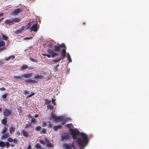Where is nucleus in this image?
I'll return each mask as SVG.
<instances>
[{
	"instance_id": "30",
	"label": "nucleus",
	"mask_w": 149,
	"mask_h": 149,
	"mask_svg": "<svg viewBox=\"0 0 149 149\" xmlns=\"http://www.w3.org/2000/svg\"><path fill=\"white\" fill-rule=\"evenodd\" d=\"M54 106L51 104H48L47 106V109H49L50 110H52L54 109Z\"/></svg>"
},
{
	"instance_id": "12",
	"label": "nucleus",
	"mask_w": 149,
	"mask_h": 149,
	"mask_svg": "<svg viewBox=\"0 0 149 149\" xmlns=\"http://www.w3.org/2000/svg\"><path fill=\"white\" fill-rule=\"evenodd\" d=\"M69 137V134L68 133H65L64 135L61 136V140L63 141L65 139L68 140Z\"/></svg>"
},
{
	"instance_id": "63",
	"label": "nucleus",
	"mask_w": 149,
	"mask_h": 149,
	"mask_svg": "<svg viewBox=\"0 0 149 149\" xmlns=\"http://www.w3.org/2000/svg\"><path fill=\"white\" fill-rule=\"evenodd\" d=\"M62 125H63V124H64V123H62Z\"/></svg>"
},
{
	"instance_id": "1",
	"label": "nucleus",
	"mask_w": 149,
	"mask_h": 149,
	"mask_svg": "<svg viewBox=\"0 0 149 149\" xmlns=\"http://www.w3.org/2000/svg\"><path fill=\"white\" fill-rule=\"evenodd\" d=\"M49 48L47 50V52L49 54H43L42 55L44 56H47L49 58L51 57L52 58L58 56L61 48L63 49L61 51V59H63L66 57V46L64 43H63L61 45H48Z\"/></svg>"
},
{
	"instance_id": "50",
	"label": "nucleus",
	"mask_w": 149,
	"mask_h": 149,
	"mask_svg": "<svg viewBox=\"0 0 149 149\" xmlns=\"http://www.w3.org/2000/svg\"><path fill=\"white\" fill-rule=\"evenodd\" d=\"M0 90L2 91H4L6 90V88L4 87L0 88Z\"/></svg>"
},
{
	"instance_id": "62",
	"label": "nucleus",
	"mask_w": 149,
	"mask_h": 149,
	"mask_svg": "<svg viewBox=\"0 0 149 149\" xmlns=\"http://www.w3.org/2000/svg\"><path fill=\"white\" fill-rule=\"evenodd\" d=\"M83 24H85V22H84L83 23Z\"/></svg>"
},
{
	"instance_id": "23",
	"label": "nucleus",
	"mask_w": 149,
	"mask_h": 149,
	"mask_svg": "<svg viewBox=\"0 0 149 149\" xmlns=\"http://www.w3.org/2000/svg\"><path fill=\"white\" fill-rule=\"evenodd\" d=\"M15 128L14 126H12L10 127L9 129V132L10 134H12V132H15Z\"/></svg>"
},
{
	"instance_id": "44",
	"label": "nucleus",
	"mask_w": 149,
	"mask_h": 149,
	"mask_svg": "<svg viewBox=\"0 0 149 149\" xmlns=\"http://www.w3.org/2000/svg\"><path fill=\"white\" fill-rule=\"evenodd\" d=\"M34 94H35V93L34 92H33V93H32L31 94H30L29 95H28L27 97V98L31 97L32 96L34 95Z\"/></svg>"
},
{
	"instance_id": "41",
	"label": "nucleus",
	"mask_w": 149,
	"mask_h": 149,
	"mask_svg": "<svg viewBox=\"0 0 149 149\" xmlns=\"http://www.w3.org/2000/svg\"><path fill=\"white\" fill-rule=\"evenodd\" d=\"M48 123H49V124H48V127H49V128H51L52 127H53L52 126V123H51L49 121L48 122Z\"/></svg>"
},
{
	"instance_id": "59",
	"label": "nucleus",
	"mask_w": 149,
	"mask_h": 149,
	"mask_svg": "<svg viewBox=\"0 0 149 149\" xmlns=\"http://www.w3.org/2000/svg\"><path fill=\"white\" fill-rule=\"evenodd\" d=\"M2 111V109L1 108H0V112H1Z\"/></svg>"
},
{
	"instance_id": "57",
	"label": "nucleus",
	"mask_w": 149,
	"mask_h": 149,
	"mask_svg": "<svg viewBox=\"0 0 149 149\" xmlns=\"http://www.w3.org/2000/svg\"><path fill=\"white\" fill-rule=\"evenodd\" d=\"M11 146L12 147H14V146H15V145L14 144H11Z\"/></svg>"
},
{
	"instance_id": "20",
	"label": "nucleus",
	"mask_w": 149,
	"mask_h": 149,
	"mask_svg": "<svg viewBox=\"0 0 149 149\" xmlns=\"http://www.w3.org/2000/svg\"><path fill=\"white\" fill-rule=\"evenodd\" d=\"M7 122V120L6 119V117L4 116L3 118L1 120V123L3 125H5Z\"/></svg>"
},
{
	"instance_id": "18",
	"label": "nucleus",
	"mask_w": 149,
	"mask_h": 149,
	"mask_svg": "<svg viewBox=\"0 0 149 149\" xmlns=\"http://www.w3.org/2000/svg\"><path fill=\"white\" fill-rule=\"evenodd\" d=\"M28 67V65L26 64H24L22 66H21L20 68V70L22 71L25 70L27 69Z\"/></svg>"
},
{
	"instance_id": "15",
	"label": "nucleus",
	"mask_w": 149,
	"mask_h": 149,
	"mask_svg": "<svg viewBox=\"0 0 149 149\" xmlns=\"http://www.w3.org/2000/svg\"><path fill=\"white\" fill-rule=\"evenodd\" d=\"M10 136L9 133H6L5 134L2 135L1 136V138L3 139H4L7 138Z\"/></svg>"
},
{
	"instance_id": "43",
	"label": "nucleus",
	"mask_w": 149,
	"mask_h": 149,
	"mask_svg": "<svg viewBox=\"0 0 149 149\" xmlns=\"http://www.w3.org/2000/svg\"><path fill=\"white\" fill-rule=\"evenodd\" d=\"M29 91L25 90L24 91V95H26L27 94H28L29 93Z\"/></svg>"
},
{
	"instance_id": "39",
	"label": "nucleus",
	"mask_w": 149,
	"mask_h": 149,
	"mask_svg": "<svg viewBox=\"0 0 149 149\" xmlns=\"http://www.w3.org/2000/svg\"><path fill=\"white\" fill-rule=\"evenodd\" d=\"M7 141L10 142H12L13 141V139L10 137H9L7 139Z\"/></svg>"
},
{
	"instance_id": "22",
	"label": "nucleus",
	"mask_w": 149,
	"mask_h": 149,
	"mask_svg": "<svg viewBox=\"0 0 149 149\" xmlns=\"http://www.w3.org/2000/svg\"><path fill=\"white\" fill-rule=\"evenodd\" d=\"M23 135L26 137H27L29 136V134L28 132L25 130H23L22 131Z\"/></svg>"
},
{
	"instance_id": "17",
	"label": "nucleus",
	"mask_w": 149,
	"mask_h": 149,
	"mask_svg": "<svg viewBox=\"0 0 149 149\" xmlns=\"http://www.w3.org/2000/svg\"><path fill=\"white\" fill-rule=\"evenodd\" d=\"M25 81L28 83H36V81L31 79H28Z\"/></svg>"
},
{
	"instance_id": "2",
	"label": "nucleus",
	"mask_w": 149,
	"mask_h": 149,
	"mask_svg": "<svg viewBox=\"0 0 149 149\" xmlns=\"http://www.w3.org/2000/svg\"><path fill=\"white\" fill-rule=\"evenodd\" d=\"M70 132L72 137L74 140L77 139V135H80L82 138H78L77 139V143L81 149H84L85 147L87 145L89 139L87 135L77 130L71 129Z\"/></svg>"
},
{
	"instance_id": "33",
	"label": "nucleus",
	"mask_w": 149,
	"mask_h": 149,
	"mask_svg": "<svg viewBox=\"0 0 149 149\" xmlns=\"http://www.w3.org/2000/svg\"><path fill=\"white\" fill-rule=\"evenodd\" d=\"M35 146L37 149H40L41 148V146L39 143H37Z\"/></svg>"
},
{
	"instance_id": "26",
	"label": "nucleus",
	"mask_w": 149,
	"mask_h": 149,
	"mask_svg": "<svg viewBox=\"0 0 149 149\" xmlns=\"http://www.w3.org/2000/svg\"><path fill=\"white\" fill-rule=\"evenodd\" d=\"M8 130V129L6 127H4L3 129L1 130V133L3 134H5Z\"/></svg>"
},
{
	"instance_id": "31",
	"label": "nucleus",
	"mask_w": 149,
	"mask_h": 149,
	"mask_svg": "<svg viewBox=\"0 0 149 149\" xmlns=\"http://www.w3.org/2000/svg\"><path fill=\"white\" fill-rule=\"evenodd\" d=\"M5 146V143L3 141H0V146L1 147H3Z\"/></svg>"
},
{
	"instance_id": "51",
	"label": "nucleus",
	"mask_w": 149,
	"mask_h": 149,
	"mask_svg": "<svg viewBox=\"0 0 149 149\" xmlns=\"http://www.w3.org/2000/svg\"><path fill=\"white\" fill-rule=\"evenodd\" d=\"M54 69L55 72L57 71L58 70V68L57 66H55L54 67Z\"/></svg>"
},
{
	"instance_id": "54",
	"label": "nucleus",
	"mask_w": 149,
	"mask_h": 149,
	"mask_svg": "<svg viewBox=\"0 0 149 149\" xmlns=\"http://www.w3.org/2000/svg\"><path fill=\"white\" fill-rule=\"evenodd\" d=\"M16 134L18 135V136H19L20 134V133L19 131H17L16 133Z\"/></svg>"
},
{
	"instance_id": "53",
	"label": "nucleus",
	"mask_w": 149,
	"mask_h": 149,
	"mask_svg": "<svg viewBox=\"0 0 149 149\" xmlns=\"http://www.w3.org/2000/svg\"><path fill=\"white\" fill-rule=\"evenodd\" d=\"M19 113H22V112L23 110L20 109H17Z\"/></svg>"
},
{
	"instance_id": "28",
	"label": "nucleus",
	"mask_w": 149,
	"mask_h": 149,
	"mask_svg": "<svg viewBox=\"0 0 149 149\" xmlns=\"http://www.w3.org/2000/svg\"><path fill=\"white\" fill-rule=\"evenodd\" d=\"M45 105H47L51 103V100H49L47 99H45Z\"/></svg>"
},
{
	"instance_id": "8",
	"label": "nucleus",
	"mask_w": 149,
	"mask_h": 149,
	"mask_svg": "<svg viewBox=\"0 0 149 149\" xmlns=\"http://www.w3.org/2000/svg\"><path fill=\"white\" fill-rule=\"evenodd\" d=\"M38 27L37 24H33L31 27L30 28L31 31H33L36 32L38 31Z\"/></svg>"
},
{
	"instance_id": "3",
	"label": "nucleus",
	"mask_w": 149,
	"mask_h": 149,
	"mask_svg": "<svg viewBox=\"0 0 149 149\" xmlns=\"http://www.w3.org/2000/svg\"><path fill=\"white\" fill-rule=\"evenodd\" d=\"M20 21V19L17 17L11 18L8 19L6 20L4 23L6 24H8V25H10L14 23L18 22Z\"/></svg>"
},
{
	"instance_id": "45",
	"label": "nucleus",
	"mask_w": 149,
	"mask_h": 149,
	"mask_svg": "<svg viewBox=\"0 0 149 149\" xmlns=\"http://www.w3.org/2000/svg\"><path fill=\"white\" fill-rule=\"evenodd\" d=\"M52 103H53L54 105H56L55 100L53 98L52 99Z\"/></svg>"
},
{
	"instance_id": "24",
	"label": "nucleus",
	"mask_w": 149,
	"mask_h": 149,
	"mask_svg": "<svg viewBox=\"0 0 149 149\" xmlns=\"http://www.w3.org/2000/svg\"><path fill=\"white\" fill-rule=\"evenodd\" d=\"M15 56L14 55L10 56L6 58L5 60L6 61H8L10 59H13L15 58Z\"/></svg>"
},
{
	"instance_id": "61",
	"label": "nucleus",
	"mask_w": 149,
	"mask_h": 149,
	"mask_svg": "<svg viewBox=\"0 0 149 149\" xmlns=\"http://www.w3.org/2000/svg\"><path fill=\"white\" fill-rule=\"evenodd\" d=\"M0 63H1V64H2L3 63V62H2L0 61Z\"/></svg>"
},
{
	"instance_id": "40",
	"label": "nucleus",
	"mask_w": 149,
	"mask_h": 149,
	"mask_svg": "<svg viewBox=\"0 0 149 149\" xmlns=\"http://www.w3.org/2000/svg\"><path fill=\"white\" fill-rule=\"evenodd\" d=\"M5 143V146H6L7 148H8L10 146V144L8 142H6Z\"/></svg>"
},
{
	"instance_id": "27",
	"label": "nucleus",
	"mask_w": 149,
	"mask_h": 149,
	"mask_svg": "<svg viewBox=\"0 0 149 149\" xmlns=\"http://www.w3.org/2000/svg\"><path fill=\"white\" fill-rule=\"evenodd\" d=\"M32 126L31 125V123H30V122L29 121L28 123L26 124L24 128H27L30 127H32Z\"/></svg>"
},
{
	"instance_id": "5",
	"label": "nucleus",
	"mask_w": 149,
	"mask_h": 149,
	"mask_svg": "<svg viewBox=\"0 0 149 149\" xmlns=\"http://www.w3.org/2000/svg\"><path fill=\"white\" fill-rule=\"evenodd\" d=\"M51 115L52 118L56 122L59 121L60 120L62 119V116H56L52 112L51 113Z\"/></svg>"
},
{
	"instance_id": "4",
	"label": "nucleus",
	"mask_w": 149,
	"mask_h": 149,
	"mask_svg": "<svg viewBox=\"0 0 149 149\" xmlns=\"http://www.w3.org/2000/svg\"><path fill=\"white\" fill-rule=\"evenodd\" d=\"M45 141L42 139H40L39 140L40 143L44 145L47 144V147H53V144L50 143L49 141L47 138L45 139Z\"/></svg>"
},
{
	"instance_id": "56",
	"label": "nucleus",
	"mask_w": 149,
	"mask_h": 149,
	"mask_svg": "<svg viewBox=\"0 0 149 149\" xmlns=\"http://www.w3.org/2000/svg\"><path fill=\"white\" fill-rule=\"evenodd\" d=\"M34 117L35 118H37L38 117V115L37 114H36L35 115Z\"/></svg>"
},
{
	"instance_id": "13",
	"label": "nucleus",
	"mask_w": 149,
	"mask_h": 149,
	"mask_svg": "<svg viewBox=\"0 0 149 149\" xmlns=\"http://www.w3.org/2000/svg\"><path fill=\"white\" fill-rule=\"evenodd\" d=\"M24 29V27H22L21 28L16 30L15 33L17 34L21 33Z\"/></svg>"
},
{
	"instance_id": "35",
	"label": "nucleus",
	"mask_w": 149,
	"mask_h": 149,
	"mask_svg": "<svg viewBox=\"0 0 149 149\" xmlns=\"http://www.w3.org/2000/svg\"><path fill=\"white\" fill-rule=\"evenodd\" d=\"M40 133L43 134H46V130L45 128H43L42 130L41 131Z\"/></svg>"
},
{
	"instance_id": "19",
	"label": "nucleus",
	"mask_w": 149,
	"mask_h": 149,
	"mask_svg": "<svg viewBox=\"0 0 149 149\" xmlns=\"http://www.w3.org/2000/svg\"><path fill=\"white\" fill-rule=\"evenodd\" d=\"M22 74L21 76H14V77L16 79H24Z\"/></svg>"
},
{
	"instance_id": "37",
	"label": "nucleus",
	"mask_w": 149,
	"mask_h": 149,
	"mask_svg": "<svg viewBox=\"0 0 149 149\" xmlns=\"http://www.w3.org/2000/svg\"><path fill=\"white\" fill-rule=\"evenodd\" d=\"M7 96V94L6 93L2 95V97L3 99H5Z\"/></svg>"
},
{
	"instance_id": "10",
	"label": "nucleus",
	"mask_w": 149,
	"mask_h": 149,
	"mask_svg": "<svg viewBox=\"0 0 149 149\" xmlns=\"http://www.w3.org/2000/svg\"><path fill=\"white\" fill-rule=\"evenodd\" d=\"M8 37L6 36L3 34L2 33H0V41L3 40H8Z\"/></svg>"
},
{
	"instance_id": "25",
	"label": "nucleus",
	"mask_w": 149,
	"mask_h": 149,
	"mask_svg": "<svg viewBox=\"0 0 149 149\" xmlns=\"http://www.w3.org/2000/svg\"><path fill=\"white\" fill-rule=\"evenodd\" d=\"M28 116L30 117V118H31V124L32 123H34L36 122V119L34 118H32V116L30 114H28Z\"/></svg>"
},
{
	"instance_id": "46",
	"label": "nucleus",
	"mask_w": 149,
	"mask_h": 149,
	"mask_svg": "<svg viewBox=\"0 0 149 149\" xmlns=\"http://www.w3.org/2000/svg\"><path fill=\"white\" fill-rule=\"evenodd\" d=\"M13 142L16 144L18 142L17 140V139L16 138H15L13 139Z\"/></svg>"
},
{
	"instance_id": "58",
	"label": "nucleus",
	"mask_w": 149,
	"mask_h": 149,
	"mask_svg": "<svg viewBox=\"0 0 149 149\" xmlns=\"http://www.w3.org/2000/svg\"><path fill=\"white\" fill-rule=\"evenodd\" d=\"M3 13L0 14V17L3 16Z\"/></svg>"
},
{
	"instance_id": "55",
	"label": "nucleus",
	"mask_w": 149,
	"mask_h": 149,
	"mask_svg": "<svg viewBox=\"0 0 149 149\" xmlns=\"http://www.w3.org/2000/svg\"><path fill=\"white\" fill-rule=\"evenodd\" d=\"M31 146L30 145H29L28 146L27 149H31Z\"/></svg>"
},
{
	"instance_id": "36",
	"label": "nucleus",
	"mask_w": 149,
	"mask_h": 149,
	"mask_svg": "<svg viewBox=\"0 0 149 149\" xmlns=\"http://www.w3.org/2000/svg\"><path fill=\"white\" fill-rule=\"evenodd\" d=\"M42 126L43 127L47 126V123L45 121L42 122Z\"/></svg>"
},
{
	"instance_id": "11",
	"label": "nucleus",
	"mask_w": 149,
	"mask_h": 149,
	"mask_svg": "<svg viewBox=\"0 0 149 149\" xmlns=\"http://www.w3.org/2000/svg\"><path fill=\"white\" fill-rule=\"evenodd\" d=\"M42 73H41L40 75H39L38 74H36L34 76V78L35 79H42L44 78V76L43 75H42Z\"/></svg>"
},
{
	"instance_id": "14",
	"label": "nucleus",
	"mask_w": 149,
	"mask_h": 149,
	"mask_svg": "<svg viewBox=\"0 0 149 149\" xmlns=\"http://www.w3.org/2000/svg\"><path fill=\"white\" fill-rule=\"evenodd\" d=\"M62 128V126L61 125H59L58 126H53V130L55 131H57L58 129H61Z\"/></svg>"
},
{
	"instance_id": "16",
	"label": "nucleus",
	"mask_w": 149,
	"mask_h": 149,
	"mask_svg": "<svg viewBox=\"0 0 149 149\" xmlns=\"http://www.w3.org/2000/svg\"><path fill=\"white\" fill-rule=\"evenodd\" d=\"M32 74V73H27L26 74H22L23 76V78L25 77L26 78H28L29 77H31Z\"/></svg>"
},
{
	"instance_id": "42",
	"label": "nucleus",
	"mask_w": 149,
	"mask_h": 149,
	"mask_svg": "<svg viewBox=\"0 0 149 149\" xmlns=\"http://www.w3.org/2000/svg\"><path fill=\"white\" fill-rule=\"evenodd\" d=\"M22 27H24L25 30H27V29H30V28L27 25H26L25 26H22Z\"/></svg>"
},
{
	"instance_id": "21",
	"label": "nucleus",
	"mask_w": 149,
	"mask_h": 149,
	"mask_svg": "<svg viewBox=\"0 0 149 149\" xmlns=\"http://www.w3.org/2000/svg\"><path fill=\"white\" fill-rule=\"evenodd\" d=\"M63 147L65 149H71V148L70 146L68 144L65 143L63 145Z\"/></svg>"
},
{
	"instance_id": "52",
	"label": "nucleus",
	"mask_w": 149,
	"mask_h": 149,
	"mask_svg": "<svg viewBox=\"0 0 149 149\" xmlns=\"http://www.w3.org/2000/svg\"><path fill=\"white\" fill-rule=\"evenodd\" d=\"M30 28L31 26V23L30 22H29L27 25Z\"/></svg>"
},
{
	"instance_id": "64",
	"label": "nucleus",
	"mask_w": 149,
	"mask_h": 149,
	"mask_svg": "<svg viewBox=\"0 0 149 149\" xmlns=\"http://www.w3.org/2000/svg\"><path fill=\"white\" fill-rule=\"evenodd\" d=\"M70 127V128H71V127ZM71 129H70V130H71Z\"/></svg>"
},
{
	"instance_id": "29",
	"label": "nucleus",
	"mask_w": 149,
	"mask_h": 149,
	"mask_svg": "<svg viewBox=\"0 0 149 149\" xmlns=\"http://www.w3.org/2000/svg\"><path fill=\"white\" fill-rule=\"evenodd\" d=\"M67 57L68 59L69 60V62H72V60L70 56L68 53H67Z\"/></svg>"
},
{
	"instance_id": "6",
	"label": "nucleus",
	"mask_w": 149,
	"mask_h": 149,
	"mask_svg": "<svg viewBox=\"0 0 149 149\" xmlns=\"http://www.w3.org/2000/svg\"><path fill=\"white\" fill-rule=\"evenodd\" d=\"M6 43L3 40L0 41V52H2L6 49Z\"/></svg>"
},
{
	"instance_id": "7",
	"label": "nucleus",
	"mask_w": 149,
	"mask_h": 149,
	"mask_svg": "<svg viewBox=\"0 0 149 149\" xmlns=\"http://www.w3.org/2000/svg\"><path fill=\"white\" fill-rule=\"evenodd\" d=\"M11 113V111L8 109H5L3 112L4 116L6 117L10 116Z\"/></svg>"
},
{
	"instance_id": "38",
	"label": "nucleus",
	"mask_w": 149,
	"mask_h": 149,
	"mask_svg": "<svg viewBox=\"0 0 149 149\" xmlns=\"http://www.w3.org/2000/svg\"><path fill=\"white\" fill-rule=\"evenodd\" d=\"M29 60L33 62H37V61L36 59H34L32 58H29Z\"/></svg>"
},
{
	"instance_id": "32",
	"label": "nucleus",
	"mask_w": 149,
	"mask_h": 149,
	"mask_svg": "<svg viewBox=\"0 0 149 149\" xmlns=\"http://www.w3.org/2000/svg\"><path fill=\"white\" fill-rule=\"evenodd\" d=\"M41 128H42L41 126H37L35 127V130L38 131H39Z\"/></svg>"
},
{
	"instance_id": "34",
	"label": "nucleus",
	"mask_w": 149,
	"mask_h": 149,
	"mask_svg": "<svg viewBox=\"0 0 149 149\" xmlns=\"http://www.w3.org/2000/svg\"><path fill=\"white\" fill-rule=\"evenodd\" d=\"M61 60V58H59L57 59H53L52 60V61L55 63Z\"/></svg>"
},
{
	"instance_id": "48",
	"label": "nucleus",
	"mask_w": 149,
	"mask_h": 149,
	"mask_svg": "<svg viewBox=\"0 0 149 149\" xmlns=\"http://www.w3.org/2000/svg\"><path fill=\"white\" fill-rule=\"evenodd\" d=\"M72 125V124L71 123L67 124L66 125V126L67 127L69 128L70 127V126Z\"/></svg>"
},
{
	"instance_id": "9",
	"label": "nucleus",
	"mask_w": 149,
	"mask_h": 149,
	"mask_svg": "<svg viewBox=\"0 0 149 149\" xmlns=\"http://www.w3.org/2000/svg\"><path fill=\"white\" fill-rule=\"evenodd\" d=\"M22 8H18L15 10L13 12L12 14L14 15H17L22 11Z\"/></svg>"
},
{
	"instance_id": "47",
	"label": "nucleus",
	"mask_w": 149,
	"mask_h": 149,
	"mask_svg": "<svg viewBox=\"0 0 149 149\" xmlns=\"http://www.w3.org/2000/svg\"><path fill=\"white\" fill-rule=\"evenodd\" d=\"M32 38V37H25L24 38V40H28L29 39H31Z\"/></svg>"
},
{
	"instance_id": "60",
	"label": "nucleus",
	"mask_w": 149,
	"mask_h": 149,
	"mask_svg": "<svg viewBox=\"0 0 149 149\" xmlns=\"http://www.w3.org/2000/svg\"><path fill=\"white\" fill-rule=\"evenodd\" d=\"M59 65L58 64H57V65H56V66H57V67H58V66H59Z\"/></svg>"
},
{
	"instance_id": "49",
	"label": "nucleus",
	"mask_w": 149,
	"mask_h": 149,
	"mask_svg": "<svg viewBox=\"0 0 149 149\" xmlns=\"http://www.w3.org/2000/svg\"><path fill=\"white\" fill-rule=\"evenodd\" d=\"M70 146H71V148H72L74 149H76L75 147L74 146L73 143H72L70 145Z\"/></svg>"
}]
</instances>
